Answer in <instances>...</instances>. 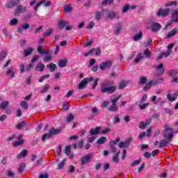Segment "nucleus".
I'll return each instance as SVG.
<instances>
[{
  "mask_svg": "<svg viewBox=\"0 0 178 178\" xmlns=\"http://www.w3.org/2000/svg\"><path fill=\"white\" fill-rule=\"evenodd\" d=\"M164 128H165V131L167 134L168 133H169V134H173V133H175V130L170 128V125H169V124H165V125L164 126Z\"/></svg>",
  "mask_w": 178,
  "mask_h": 178,
  "instance_id": "nucleus-17",
  "label": "nucleus"
},
{
  "mask_svg": "<svg viewBox=\"0 0 178 178\" xmlns=\"http://www.w3.org/2000/svg\"><path fill=\"white\" fill-rule=\"evenodd\" d=\"M24 126H26V122L22 121L21 123L17 125V129H18V130H22V129L24 127Z\"/></svg>",
  "mask_w": 178,
  "mask_h": 178,
  "instance_id": "nucleus-53",
  "label": "nucleus"
},
{
  "mask_svg": "<svg viewBox=\"0 0 178 178\" xmlns=\"http://www.w3.org/2000/svg\"><path fill=\"white\" fill-rule=\"evenodd\" d=\"M15 69L14 67H10L6 72V76H10L11 77H15Z\"/></svg>",
  "mask_w": 178,
  "mask_h": 178,
  "instance_id": "nucleus-25",
  "label": "nucleus"
},
{
  "mask_svg": "<svg viewBox=\"0 0 178 178\" xmlns=\"http://www.w3.org/2000/svg\"><path fill=\"white\" fill-rule=\"evenodd\" d=\"M44 69H45V65L42 64V63H39L35 67L36 72H44Z\"/></svg>",
  "mask_w": 178,
  "mask_h": 178,
  "instance_id": "nucleus-24",
  "label": "nucleus"
},
{
  "mask_svg": "<svg viewBox=\"0 0 178 178\" xmlns=\"http://www.w3.org/2000/svg\"><path fill=\"white\" fill-rule=\"evenodd\" d=\"M33 67H34V65L33 63L29 64L28 66L26 67L25 72H30V70H31Z\"/></svg>",
  "mask_w": 178,
  "mask_h": 178,
  "instance_id": "nucleus-61",
  "label": "nucleus"
},
{
  "mask_svg": "<svg viewBox=\"0 0 178 178\" xmlns=\"http://www.w3.org/2000/svg\"><path fill=\"white\" fill-rule=\"evenodd\" d=\"M147 99H148V95H143L140 101V103L144 104V102H145V101H147Z\"/></svg>",
  "mask_w": 178,
  "mask_h": 178,
  "instance_id": "nucleus-59",
  "label": "nucleus"
},
{
  "mask_svg": "<svg viewBox=\"0 0 178 178\" xmlns=\"http://www.w3.org/2000/svg\"><path fill=\"white\" fill-rule=\"evenodd\" d=\"M97 143L99 145H102V144H105V143H106V137H101L100 138L97 139Z\"/></svg>",
  "mask_w": 178,
  "mask_h": 178,
  "instance_id": "nucleus-33",
  "label": "nucleus"
},
{
  "mask_svg": "<svg viewBox=\"0 0 178 178\" xmlns=\"http://www.w3.org/2000/svg\"><path fill=\"white\" fill-rule=\"evenodd\" d=\"M8 56V53L6 51H3L0 53V60H3L4 58H6Z\"/></svg>",
  "mask_w": 178,
  "mask_h": 178,
  "instance_id": "nucleus-48",
  "label": "nucleus"
},
{
  "mask_svg": "<svg viewBox=\"0 0 178 178\" xmlns=\"http://www.w3.org/2000/svg\"><path fill=\"white\" fill-rule=\"evenodd\" d=\"M152 85V82H149L148 83H147L143 88V91H148V90L151 88Z\"/></svg>",
  "mask_w": 178,
  "mask_h": 178,
  "instance_id": "nucleus-58",
  "label": "nucleus"
},
{
  "mask_svg": "<svg viewBox=\"0 0 178 178\" xmlns=\"http://www.w3.org/2000/svg\"><path fill=\"white\" fill-rule=\"evenodd\" d=\"M72 10H73V9L72 8V6L70 5H67L64 7V11L65 12V13H69L72 12Z\"/></svg>",
  "mask_w": 178,
  "mask_h": 178,
  "instance_id": "nucleus-44",
  "label": "nucleus"
},
{
  "mask_svg": "<svg viewBox=\"0 0 178 178\" xmlns=\"http://www.w3.org/2000/svg\"><path fill=\"white\" fill-rule=\"evenodd\" d=\"M178 74V70H170L168 72L169 76L171 77H176Z\"/></svg>",
  "mask_w": 178,
  "mask_h": 178,
  "instance_id": "nucleus-37",
  "label": "nucleus"
},
{
  "mask_svg": "<svg viewBox=\"0 0 178 178\" xmlns=\"http://www.w3.org/2000/svg\"><path fill=\"white\" fill-rule=\"evenodd\" d=\"M25 168H26V163H22L19 165V168H18V172H23V170H24Z\"/></svg>",
  "mask_w": 178,
  "mask_h": 178,
  "instance_id": "nucleus-51",
  "label": "nucleus"
},
{
  "mask_svg": "<svg viewBox=\"0 0 178 178\" xmlns=\"http://www.w3.org/2000/svg\"><path fill=\"white\" fill-rule=\"evenodd\" d=\"M111 3H113V0H103L102 1V5H111Z\"/></svg>",
  "mask_w": 178,
  "mask_h": 178,
  "instance_id": "nucleus-49",
  "label": "nucleus"
},
{
  "mask_svg": "<svg viewBox=\"0 0 178 178\" xmlns=\"http://www.w3.org/2000/svg\"><path fill=\"white\" fill-rule=\"evenodd\" d=\"M47 67H49L50 70V72L52 73L56 70V65L54 64L53 63H51L50 64L47 65Z\"/></svg>",
  "mask_w": 178,
  "mask_h": 178,
  "instance_id": "nucleus-31",
  "label": "nucleus"
},
{
  "mask_svg": "<svg viewBox=\"0 0 178 178\" xmlns=\"http://www.w3.org/2000/svg\"><path fill=\"white\" fill-rule=\"evenodd\" d=\"M144 58V56L143 55V53H138V56L135 58V63H138L140 60H142Z\"/></svg>",
  "mask_w": 178,
  "mask_h": 178,
  "instance_id": "nucleus-42",
  "label": "nucleus"
},
{
  "mask_svg": "<svg viewBox=\"0 0 178 178\" xmlns=\"http://www.w3.org/2000/svg\"><path fill=\"white\" fill-rule=\"evenodd\" d=\"M170 12V10H169V8H165L164 10H163L162 8H160L158 10L156 15L158 17L162 16V17H166V16L169 15Z\"/></svg>",
  "mask_w": 178,
  "mask_h": 178,
  "instance_id": "nucleus-8",
  "label": "nucleus"
},
{
  "mask_svg": "<svg viewBox=\"0 0 178 178\" xmlns=\"http://www.w3.org/2000/svg\"><path fill=\"white\" fill-rule=\"evenodd\" d=\"M172 22L178 23V10H175L172 13Z\"/></svg>",
  "mask_w": 178,
  "mask_h": 178,
  "instance_id": "nucleus-36",
  "label": "nucleus"
},
{
  "mask_svg": "<svg viewBox=\"0 0 178 178\" xmlns=\"http://www.w3.org/2000/svg\"><path fill=\"white\" fill-rule=\"evenodd\" d=\"M42 3H44L43 5L44 6H45V8H48V6H51V5H52V2H51V1H41L34 6L33 10L35 13H36V12L38 10V8H40V6H41V5H42Z\"/></svg>",
  "mask_w": 178,
  "mask_h": 178,
  "instance_id": "nucleus-5",
  "label": "nucleus"
},
{
  "mask_svg": "<svg viewBox=\"0 0 178 178\" xmlns=\"http://www.w3.org/2000/svg\"><path fill=\"white\" fill-rule=\"evenodd\" d=\"M130 143H131V138H128L126 141L124 142H120L118 144V147L120 148H127L130 145Z\"/></svg>",
  "mask_w": 178,
  "mask_h": 178,
  "instance_id": "nucleus-14",
  "label": "nucleus"
},
{
  "mask_svg": "<svg viewBox=\"0 0 178 178\" xmlns=\"http://www.w3.org/2000/svg\"><path fill=\"white\" fill-rule=\"evenodd\" d=\"M110 149L113 154H115V152H118V149L116 148V146L115 145H111L109 144Z\"/></svg>",
  "mask_w": 178,
  "mask_h": 178,
  "instance_id": "nucleus-46",
  "label": "nucleus"
},
{
  "mask_svg": "<svg viewBox=\"0 0 178 178\" xmlns=\"http://www.w3.org/2000/svg\"><path fill=\"white\" fill-rule=\"evenodd\" d=\"M175 5V6L177 5V1H170L165 4V8H169V6H173Z\"/></svg>",
  "mask_w": 178,
  "mask_h": 178,
  "instance_id": "nucleus-50",
  "label": "nucleus"
},
{
  "mask_svg": "<svg viewBox=\"0 0 178 178\" xmlns=\"http://www.w3.org/2000/svg\"><path fill=\"white\" fill-rule=\"evenodd\" d=\"M17 138L18 141H15L13 147H19L20 145H23L24 140L22 138V136H19Z\"/></svg>",
  "mask_w": 178,
  "mask_h": 178,
  "instance_id": "nucleus-20",
  "label": "nucleus"
},
{
  "mask_svg": "<svg viewBox=\"0 0 178 178\" xmlns=\"http://www.w3.org/2000/svg\"><path fill=\"white\" fill-rule=\"evenodd\" d=\"M173 136L174 135L172 134H168V135L167 133H164L163 137L165 138H168V139L161 140L159 141V148H165V147H168V145H169L170 141H172V138H173Z\"/></svg>",
  "mask_w": 178,
  "mask_h": 178,
  "instance_id": "nucleus-2",
  "label": "nucleus"
},
{
  "mask_svg": "<svg viewBox=\"0 0 178 178\" xmlns=\"http://www.w3.org/2000/svg\"><path fill=\"white\" fill-rule=\"evenodd\" d=\"M147 80L148 78L147 76H140L138 84H140V86H144V84L147 83Z\"/></svg>",
  "mask_w": 178,
  "mask_h": 178,
  "instance_id": "nucleus-23",
  "label": "nucleus"
},
{
  "mask_svg": "<svg viewBox=\"0 0 178 178\" xmlns=\"http://www.w3.org/2000/svg\"><path fill=\"white\" fill-rule=\"evenodd\" d=\"M178 33V29L174 28L171 31L168 32L167 35V38H171V37H173V35H176Z\"/></svg>",
  "mask_w": 178,
  "mask_h": 178,
  "instance_id": "nucleus-19",
  "label": "nucleus"
},
{
  "mask_svg": "<svg viewBox=\"0 0 178 178\" xmlns=\"http://www.w3.org/2000/svg\"><path fill=\"white\" fill-rule=\"evenodd\" d=\"M95 18L96 19V20H99V19H101V12L97 11V12L95 13Z\"/></svg>",
  "mask_w": 178,
  "mask_h": 178,
  "instance_id": "nucleus-62",
  "label": "nucleus"
},
{
  "mask_svg": "<svg viewBox=\"0 0 178 178\" xmlns=\"http://www.w3.org/2000/svg\"><path fill=\"white\" fill-rule=\"evenodd\" d=\"M115 84L114 81H106L101 86L100 90L102 92H107L108 94H113L117 90V87L113 86Z\"/></svg>",
  "mask_w": 178,
  "mask_h": 178,
  "instance_id": "nucleus-1",
  "label": "nucleus"
},
{
  "mask_svg": "<svg viewBox=\"0 0 178 178\" xmlns=\"http://www.w3.org/2000/svg\"><path fill=\"white\" fill-rule=\"evenodd\" d=\"M67 65V60H60L58 61V66L59 67H65Z\"/></svg>",
  "mask_w": 178,
  "mask_h": 178,
  "instance_id": "nucleus-38",
  "label": "nucleus"
},
{
  "mask_svg": "<svg viewBox=\"0 0 178 178\" xmlns=\"http://www.w3.org/2000/svg\"><path fill=\"white\" fill-rule=\"evenodd\" d=\"M93 155V153H90L83 156L81 160L82 165H87V163H90L91 162V158H92Z\"/></svg>",
  "mask_w": 178,
  "mask_h": 178,
  "instance_id": "nucleus-7",
  "label": "nucleus"
},
{
  "mask_svg": "<svg viewBox=\"0 0 178 178\" xmlns=\"http://www.w3.org/2000/svg\"><path fill=\"white\" fill-rule=\"evenodd\" d=\"M26 12H27V7L26 6L23 7V6L22 5H19L16 8L15 13L16 16H19L20 13H26Z\"/></svg>",
  "mask_w": 178,
  "mask_h": 178,
  "instance_id": "nucleus-9",
  "label": "nucleus"
},
{
  "mask_svg": "<svg viewBox=\"0 0 178 178\" xmlns=\"http://www.w3.org/2000/svg\"><path fill=\"white\" fill-rule=\"evenodd\" d=\"M69 25V22L63 20V19H58V26L59 29L63 30L66 26Z\"/></svg>",
  "mask_w": 178,
  "mask_h": 178,
  "instance_id": "nucleus-15",
  "label": "nucleus"
},
{
  "mask_svg": "<svg viewBox=\"0 0 178 178\" xmlns=\"http://www.w3.org/2000/svg\"><path fill=\"white\" fill-rule=\"evenodd\" d=\"M113 62L112 60H106L99 64V69L101 70H105V69H111Z\"/></svg>",
  "mask_w": 178,
  "mask_h": 178,
  "instance_id": "nucleus-6",
  "label": "nucleus"
},
{
  "mask_svg": "<svg viewBox=\"0 0 178 178\" xmlns=\"http://www.w3.org/2000/svg\"><path fill=\"white\" fill-rule=\"evenodd\" d=\"M129 9H130V4H125L122 7V13H127Z\"/></svg>",
  "mask_w": 178,
  "mask_h": 178,
  "instance_id": "nucleus-40",
  "label": "nucleus"
},
{
  "mask_svg": "<svg viewBox=\"0 0 178 178\" xmlns=\"http://www.w3.org/2000/svg\"><path fill=\"white\" fill-rule=\"evenodd\" d=\"M48 90H49V85L46 84V85L44 86V87L43 88V89L40 91V92H41L42 94H44V93H45V92H47V91H48Z\"/></svg>",
  "mask_w": 178,
  "mask_h": 178,
  "instance_id": "nucleus-60",
  "label": "nucleus"
},
{
  "mask_svg": "<svg viewBox=\"0 0 178 178\" xmlns=\"http://www.w3.org/2000/svg\"><path fill=\"white\" fill-rule=\"evenodd\" d=\"M52 137V134L50 132V131L49 130V133L48 134H44L41 140L43 142H45L46 140H48L49 138H51Z\"/></svg>",
  "mask_w": 178,
  "mask_h": 178,
  "instance_id": "nucleus-28",
  "label": "nucleus"
},
{
  "mask_svg": "<svg viewBox=\"0 0 178 178\" xmlns=\"http://www.w3.org/2000/svg\"><path fill=\"white\" fill-rule=\"evenodd\" d=\"M119 155H120V151L117 152L113 156V162L116 163L119 161Z\"/></svg>",
  "mask_w": 178,
  "mask_h": 178,
  "instance_id": "nucleus-41",
  "label": "nucleus"
},
{
  "mask_svg": "<svg viewBox=\"0 0 178 178\" xmlns=\"http://www.w3.org/2000/svg\"><path fill=\"white\" fill-rule=\"evenodd\" d=\"M173 47H175V43H170L168 46V51L166 53H161L156 58V60H159L160 59H162L164 56L165 58H168L170 54H172V50L173 49Z\"/></svg>",
  "mask_w": 178,
  "mask_h": 178,
  "instance_id": "nucleus-4",
  "label": "nucleus"
},
{
  "mask_svg": "<svg viewBox=\"0 0 178 178\" xmlns=\"http://www.w3.org/2000/svg\"><path fill=\"white\" fill-rule=\"evenodd\" d=\"M143 55L145 56V58L149 59L151 56H152V53L149 49H145L143 51Z\"/></svg>",
  "mask_w": 178,
  "mask_h": 178,
  "instance_id": "nucleus-26",
  "label": "nucleus"
},
{
  "mask_svg": "<svg viewBox=\"0 0 178 178\" xmlns=\"http://www.w3.org/2000/svg\"><path fill=\"white\" fill-rule=\"evenodd\" d=\"M162 81H163V79L162 78L154 80V81H151L150 83H152V84H153V86H156L158 84H159L160 83H162Z\"/></svg>",
  "mask_w": 178,
  "mask_h": 178,
  "instance_id": "nucleus-43",
  "label": "nucleus"
},
{
  "mask_svg": "<svg viewBox=\"0 0 178 178\" xmlns=\"http://www.w3.org/2000/svg\"><path fill=\"white\" fill-rule=\"evenodd\" d=\"M122 26L123 25L122 24L118 23V26H117V29H116V30L114 32V34H115L116 35H118V34H120V33L122 31Z\"/></svg>",
  "mask_w": 178,
  "mask_h": 178,
  "instance_id": "nucleus-35",
  "label": "nucleus"
},
{
  "mask_svg": "<svg viewBox=\"0 0 178 178\" xmlns=\"http://www.w3.org/2000/svg\"><path fill=\"white\" fill-rule=\"evenodd\" d=\"M37 51L40 55L45 54V52L44 51V47L42 46H38Z\"/></svg>",
  "mask_w": 178,
  "mask_h": 178,
  "instance_id": "nucleus-52",
  "label": "nucleus"
},
{
  "mask_svg": "<svg viewBox=\"0 0 178 178\" xmlns=\"http://www.w3.org/2000/svg\"><path fill=\"white\" fill-rule=\"evenodd\" d=\"M143 38V32L139 31L138 34H135L133 37L134 41H138V40H141Z\"/></svg>",
  "mask_w": 178,
  "mask_h": 178,
  "instance_id": "nucleus-30",
  "label": "nucleus"
},
{
  "mask_svg": "<svg viewBox=\"0 0 178 178\" xmlns=\"http://www.w3.org/2000/svg\"><path fill=\"white\" fill-rule=\"evenodd\" d=\"M70 105V103L69 102H65L63 104V111H69V106Z\"/></svg>",
  "mask_w": 178,
  "mask_h": 178,
  "instance_id": "nucleus-54",
  "label": "nucleus"
},
{
  "mask_svg": "<svg viewBox=\"0 0 178 178\" xmlns=\"http://www.w3.org/2000/svg\"><path fill=\"white\" fill-rule=\"evenodd\" d=\"M17 5V2H13V1H7L6 3V8L8 9H12L13 8H15Z\"/></svg>",
  "mask_w": 178,
  "mask_h": 178,
  "instance_id": "nucleus-21",
  "label": "nucleus"
},
{
  "mask_svg": "<svg viewBox=\"0 0 178 178\" xmlns=\"http://www.w3.org/2000/svg\"><path fill=\"white\" fill-rule=\"evenodd\" d=\"M147 123H145L144 122H141L139 124V129H141L142 130H143L144 129H145V127L147 126Z\"/></svg>",
  "mask_w": 178,
  "mask_h": 178,
  "instance_id": "nucleus-63",
  "label": "nucleus"
},
{
  "mask_svg": "<svg viewBox=\"0 0 178 178\" xmlns=\"http://www.w3.org/2000/svg\"><path fill=\"white\" fill-rule=\"evenodd\" d=\"M34 51V49L32 47H28L26 50L24 51V55L25 58H27V56H30Z\"/></svg>",
  "mask_w": 178,
  "mask_h": 178,
  "instance_id": "nucleus-16",
  "label": "nucleus"
},
{
  "mask_svg": "<svg viewBox=\"0 0 178 178\" xmlns=\"http://www.w3.org/2000/svg\"><path fill=\"white\" fill-rule=\"evenodd\" d=\"M19 23V20L17 19H13L10 21V26H16Z\"/></svg>",
  "mask_w": 178,
  "mask_h": 178,
  "instance_id": "nucleus-56",
  "label": "nucleus"
},
{
  "mask_svg": "<svg viewBox=\"0 0 178 178\" xmlns=\"http://www.w3.org/2000/svg\"><path fill=\"white\" fill-rule=\"evenodd\" d=\"M20 106L24 109H27L29 108V104H27V102L26 101H22L20 102Z\"/></svg>",
  "mask_w": 178,
  "mask_h": 178,
  "instance_id": "nucleus-45",
  "label": "nucleus"
},
{
  "mask_svg": "<svg viewBox=\"0 0 178 178\" xmlns=\"http://www.w3.org/2000/svg\"><path fill=\"white\" fill-rule=\"evenodd\" d=\"M52 33H54V29L49 28V29L44 31L43 37H49V35H51Z\"/></svg>",
  "mask_w": 178,
  "mask_h": 178,
  "instance_id": "nucleus-34",
  "label": "nucleus"
},
{
  "mask_svg": "<svg viewBox=\"0 0 178 178\" xmlns=\"http://www.w3.org/2000/svg\"><path fill=\"white\" fill-rule=\"evenodd\" d=\"M122 95H119L118 97H115L113 99H111V102L112 104L111 106H110L108 109L110 111V112H118V107H116V104L119 99H120Z\"/></svg>",
  "mask_w": 178,
  "mask_h": 178,
  "instance_id": "nucleus-3",
  "label": "nucleus"
},
{
  "mask_svg": "<svg viewBox=\"0 0 178 178\" xmlns=\"http://www.w3.org/2000/svg\"><path fill=\"white\" fill-rule=\"evenodd\" d=\"M9 102L8 101H3L0 104V109L5 110L6 108H8Z\"/></svg>",
  "mask_w": 178,
  "mask_h": 178,
  "instance_id": "nucleus-39",
  "label": "nucleus"
},
{
  "mask_svg": "<svg viewBox=\"0 0 178 178\" xmlns=\"http://www.w3.org/2000/svg\"><path fill=\"white\" fill-rule=\"evenodd\" d=\"M127 84V83H126V82H124V81L120 82L119 86H118V90H123V88H124L126 87Z\"/></svg>",
  "mask_w": 178,
  "mask_h": 178,
  "instance_id": "nucleus-47",
  "label": "nucleus"
},
{
  "mask_svg": "<svg viewBox=\"0 0 178 178\" xmlns=\"http://www.w3.org/2000/svg\"><path fill=\"white\" fill-rule=\"evenodd\" d=\"M150 27L152 31H153L154 33H156V31H159V30H161L162 26H161L159 23L153 22L150 24Z\"/></svg>",
  "mask_w": 178,
  "mask_h": 178,
  "instance_id": "nucleus-12",
  "label": "nucleus"
},
{
  "mask_svg": "<svg viewBox=\"0 0 178 178\" xmlns=\"http://www.w3.org/2000/svg\"><path fill=\"white\" fill-rule=\"evenodd\" d=\"M177 96H178L177 92H175L172 95H171L170 94H168L167 95V98H168V101H170V102H173L176 101V99L177 98Z\"/></svg>",
  "mask_w": 178,
  "mask_h": 178,
  "instance_id": "nucleus-18",
  "label": "nucleus"
},
{
  "mask_svg": "<svg viewBox=\"0 0 178 178\" xmlns=\"http://www.w3.org/2000/svg\"><path fill=\"white\" fill-rule=\"evenodd\" d=\"M49 131H50V133L52 136H56V134H59L60 131H62V129H56L54 128L49 129Z\"/></svg>",
  "mask_w": 178,
  "mask_h": 178,
  "instance_id": "nucleus-27",
  "label": "nucleus"
},
{
  "mask_svg": "<svg viewBox=\"0 0 178 178\" xmlns=\"http://www.w3.org/2000/svg\"><path fill=\"white\" fill-rule=\"evenodd\" d=\"M87 84V79H83L81 83L79 85V90H83L84 89V87H86V85Z\"/></svg>",
  "mask_w": 178,
  "mask_h": 178,
  "instance_id": "nucleus-29",
  "label": "nucleus"
},
{
  "mask_svg": "<svg viewBox=\"0 0 178 178\" xmlns=\"http://www.w3.org/2000/svg\"><path fill=\"white\" fill-rule=\"evenodd\" d=\"M106 16L108 19H117V20H119V19H120V15H118L115 12L112 10L107 11Z\"/></svg>",
  "mask_w": 178,
  "mask_h": 178,
  "instance_id": "nucleus-10",
  "label": "nucleus"
},
{
  "mask_svg": "<svg viewBox=\"0 0 178 178\" xmlns=\"http://www.w3.org/2000/svg\"><path fill=\"white\" fill-rule=\"evenodd\" d=\"M28 152L26 149L22 150L17 156V159H20V158H24V156H27Z\"/></svg>",
  "mask_w": 178,
  "mask_h": 178,
  "instance_id": "nucleus-32",
  "label": "nucleus"
},
{
  "mask_svg": "<svg viewBox=\"0 0 178 178\" xmlns=\"http://www.w3.org/2000/svg\"><path fill=\"white\" fill-rule=\"evenodd\" d=\"M66 163V159H64L61 163L58 165V169L60 170V169H63V166Z\"/></svg>",
  "mask_w": 178,
  "mask_h": 178,
  "instance_id": "nucleus-55",
  "label": "nucleus"
},
{
  "mask_svg": "<svg viewBox=\"0 0 178 178\" xmlns=\"http://www.w3.org/2000/svg\"><path fill=\"white\" fill-rule=\"evenodd\" d=\"M152 102L154 105H163L165 104V101H163L161 98H157L156 96H153L152 99Z\"/></svg>",
  "mask_w": 178,
  "mask_h": 178,
  "instance_id": "nucleus-11",
  "label": "nucleus"
},
{
  "mask_svg": "<svg viewBox=\"0 0 178 178\" xmlns=\"http://www.w3.org/2000/svg\"><path fill=\"white\" fill-rule=\"evenodd\" d=\"M101 130V127H97L96 129H91L90 130V134L91 136H96L97 134H99V131Z\"/></svg>",
  "mask_w": 178,
  "mask_h": 178,
  "instance_id": "nucleus-22",
  "label": "nucleus"
},
{
  "mask_svg": "<svg viewBox=\"0 0 178 178\" xmlns=\"http://www.w3.org/2000/svg\"><path fill=\"white\" fill-rule=\"evenodd\" d=\"M74 119V114H70L69 116L67 117V122L70 123L72 120Z\"/></svg>",
  "mask_w": 178,
  "mask_h": 178,
  "instance_id": "nucleus-57",
  "label": "nucleus"
},
{
  "mask_svg": "<svg viewBox=\"0 0 178 178\" xmlns=\"http://www.w3.org/2000/svg\"><path fill=\"white\" fill-rule=\"evenodd\" d=\"M49 175H48V172H45L43 174H40L39 178H49Z\"/></svg>",
  "mask_w": 178,
  "mask_h": 178,
  "instance_id": "nucleus-64",
  "label": "nucleus"
},
{
  "mask_svg": "<svg viewBox=\"0 0 178 178\" xmlns=\"http://www.w3.org/2000/svg\"><path fill=\"white\" fill-rule=\"evenodd\" d=\"M65 154L70 156V159H73L74 155L72 154V145H67L65 147Z\"/></svg>",
  "mask_w": 178,
  "mask_h": 178,
  "instance_id": "nucleus-13",
  "label": "nucleus"
}]
</instances>
